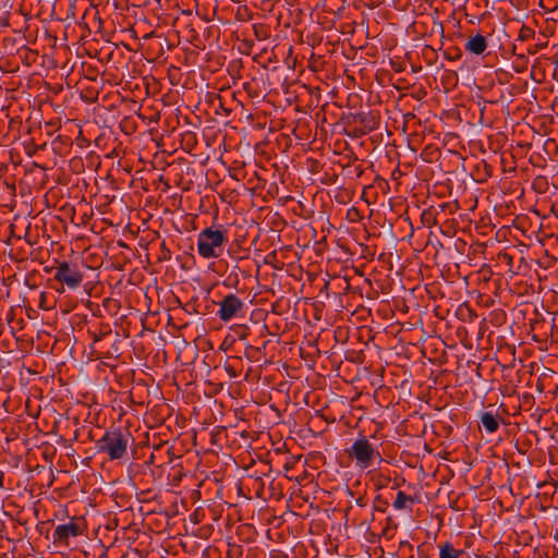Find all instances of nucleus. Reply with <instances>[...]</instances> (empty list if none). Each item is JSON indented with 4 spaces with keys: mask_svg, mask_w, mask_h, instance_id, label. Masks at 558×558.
<instances>
[{
    "mask_svg": "<svg viewBox=\"0 0 558 558\" xmlns=\"http://www.w3.org/2000/svg\"><path fill=\"white\" fill-rule=\"evenodd\" d=\"M35 123L32 121L29 116L25 122L22 123V133L20 135L21 142L14 148L15 154L19 158V163L24 168V177L20 181V189L22 193L32 194V182H33V168L35 167V141L32 136V130Z\"/></svg>",
    "mask_w": 558,
    "mask_h": 558,
    "instance_id": "1",
    "label": "nucleus"
},
{
    "mask_svg": "<svg viewBox=\"0 0 558 558\" xmlns=\"http://www.w3.org/2000/svg\"><path fill=\"white\" fill-rule=\"evenodd\" d=\"M348 454L355 462V468L360 470L371 469L380 465L384 459L378 449L371 441L362 436L353 441L348 449Z\"/></svg>",
    "mask_w": 558,
    "mask_h": 558,
    "instance_id": "2",
    "label": "nucleus"
},
{
    "mask_svg": "<svg viewBox=\"0 0 558 558\" xmlns=\"http://www.w3.org/2000/svg\"><path fill=\"white\" fill-rule=\"evenodd\" d=\"M226 242L227 238L222 231L206 228L197 235V252L203 258H218Z\"/></svg>",
    "mask_w": 558,
    "mask_h": 558,
    "instance_id": "3",
    "label": "nucleus"
},
{
    "mask_svg": "<svg viewBox=\"0 0 558 558\" xmlns=\"http://www.w3.org/2000/svg\"><path fill=\"white\" fill-rule=\"evenodd\" d=\"M128 446L129 435L118 429L107 432L98 441L99 450L106 452L112 460L121 459Z\"/></svg>",
    "mask_w": 558,
    "mask_h": 558,
    "instance_id": "4",
    "label": "nucleus"
},
{
    "mask_svg": "<svg viewBox=\"0 0 558 558\" xmlns=\"http://www.w3.org/2000/svg\"><path fill=\"white\" fill-rule=\"evenodd\" d=\"M244 310V303L235 294L226 295L219 303L218 316L222 322H229L240 317Z\"/></svg>",
    "mask_w": 558,
    "mask_h": 558,
    "instance_id": "5",
    "label": "nucleus"
},
{
    "mask_svg": "<svg viewBox=\"0 0 558 558\" xmlns=\"http://www.w3.org/2000/svg\"><path fill=\"white\" fill-rule=\"evenodd\" d=\"M54 277L71 289L77 288L83 280L80 271L68 264L59 265L56 269Z\"/></svg>",
    "mask_w": 558,
    "mask_h": 558,
    "instance_id": "6",
    "label": "nucleus"
},
{
    "mask_svg": "<svg viewBox=\"0 0 558 558\" xmlns=\"http://www.w3.org/2000/svg\"><path fill=\"white\" fill-rule=\"evenodd\" d=\"M81 530L77 524L68 523L58 525L54 531V536L59 542H66L70 537L77 536Z\"/></svg>",
    "mask_w": 558,
    "mask_h": 558,
    "instance_id": "7",
    "label": "nucleus"
},
{
    "mask_svg": "<svg viewBox=\"0 0 558 558\" xmlns=\"http://www.w3.org/2000/svg\"><path fill=\"white\" fill-rule=\"evenodd\" d=\"M486 39L481 34L471 37L465 44V49L474 54H482L486 50Z\"/></svg>",
    "mask_w": 558,
    "mask_h": 558,
    "instance_id": "8",
    "label": "nucleus"
},
{
    "mask_svg": "<svg viewBox=\"0 0 558 558\" xmlns=\"http://www.w3.org/2000/svg\"><path fill=\"white\" fill-rule=\"evenodd\" d=\"M15 339L20 351L25 353L23 355V359L25 360L33 350V338L26 333H23L21 336H15Z\"/></svg>",
    "mask_w": 558,
    "mask_h": 558,
    "instance_id": "9",
    "label": "nucleus"
},
{
    "mask_svg": "<svg viewBox=\"0 0 558 558\" xmlns=\"http://www.w3.org/2000/svg\"><path fill=\"white\" fill-rule=\"evenodd\" d=\"M33 365H35V363L27 364L25 361L22 363L20 371V381L23 386L29 385L33 380V376L35 375Z\"/></svg>",
    "mask_w": 558,
    "mask_h": 558,
    "instance_id": "10",
    "label": "nucleus"
},
{
    "mask_svg": "<svg viewBox=\"0 0 558 558\" xmlns=\"http://www.w3.org/2000/svg\"><path fill=\"white\" fill-rule=\"evenodd\" d=\"M481 423L487 433H494L498 429L499 422L495 415L489 412H485L481 417Z\"/></svg>",
    "mask_w": 558,
    "mask_h": 558,
    "instance_id": "11",
    "label": "nucleus"
},
{
    "mask_svg": "<svg viewBox=\"0 0 558 558\" xmlns=\"http://www.w3.org/2000/svg\"><path fill=\"white\" fill-rule=\"evenodd\" d=\"M460 555L461 551L454 549L449 543H446L439 549V558H459Z\"/></svg>",
    "mask_w": 558,
    "mask_h": 558,
    "instance_id": "12",
    "label": "nucleus"
},
{
    "mask_svg": "<svg viewBox=\"0 0 558 558\" xmlns=\"http://www.w3.org/2000/svg\"><path fill=\"white\" fill-rule=\"evenodd\" d=\"M31 235V222H28L27 227H26V231H25V245L26 247L24 248L23 246L21 247L24 252V255H23V259H27L28 255H33V243L32 241L28 239V236Z\"/></svg>",
    "mask_w": 558,
    "mask_h": 558,
    "instance_id": "13",
    "label": "nucleus"
},
{
    "mask_svg": "<svg viewBox=\"0 0 558 558\" xmlns=\"http://www.w3.org/2000/svg\"><path fill=\"white\" fill-rule=\"evenodd\" d=\"M410 500V497L405 495L403 492H398L397 497L393 501V507L397 510L404 509Z\"/></svg>",
    "mask_w": 558,
    "mask_h": 558,
    "instance_id": "14",
    "label": "nucleus"
},
{
    "mask_svg": "<svg viewBox=\"0 0 558 558\" xmlns=\"http://www.w3.org/2000/svg\"><path fill=\"white\" fill-rule=\"evenodd\" d=\"M25 408H26V411L28 412V415L32 417H35V414L32 411V398L29 395L26 398Z\"/></svg>",
    "mask_w": 558,
    "mask_h": 558,
    "instance_id": "15",
    "label": "nucleus"
},
{
    "mask_svg": "<svg viewBox=\"0 0 558 558\" xmlns=\"http://www.w3.org/2000/svg\"><path fill=\"white\" fill-rule=\"evenodd\" d=\"M29 444H31V439H29V438H26V439L24 440V445L27 447V450H28V452H27V458H26L27 463H29V462L32 461V458H33V456H34V454L31 452V451H32V448H29V447H28V446H29Z\"/></svg>",
    "mask_w": 558,
    "mask_h": 558,
    "instance_id": "16",
    "label": "nucleus"
},
{
    "mask_svg": "<svg viewBox=\"0 0 558 558\" xmlns=\"http://www.w3.org/2000/svg\"><path fill=\"white\" fill-rule=\"evenodd\" d=\"M33 274L34 271L29 272V275L26 277L25 279V283L31 288V289H34L35 288V283L32 282L33 281Z\"/></svg>",
    "mask_w": 558,
    "mask_h": 558,
    "instance_id": "17",
    "label": "nucleus"
},
{
    "mask_svg": "<svg viewBox=\"0 0 558 558\" xmlns=\"http://www.w3.org/2000/svg\"><path fill=\"white\" fill-rule=\"evenodd\" d=\"M25 313H26L27 318L31 322L34 318V316H33L34 310L32 307L27 306V307H25Z\"/></svg>",
    "mask_w": 558,
    "mask_h": 558,
    "instance_id": "18",
    "label": "nucleus"
},
{
    "mask_svg": "<svg viewBox=\"0 0 558 558\" xmlns=\"http://www.w3.org/2000/svg\"><path fill=\"white\" fill-rule=\"evenodd\" d=\"M20 13H21L22 15H25V16L27 15L26 13H24V12H23V9H22V8L20 9Z\"/></svg>",
    "mask_w": 558,
    "mask_h": 558,
    "instance_id": "19",
    "label": "nucleus"
},
{
    "mask_svg": "<svg viewBox=\"0 0 558 558\" xmlns=\"http://www.w3.org/2000/svg\"><path fill=\"white\" fill-rule=\"evenodd\" d=\"M539 5H541L542 8H544V9H546V8H545V5H544V2H543V1H539Z\"/></svg>",
    "mask_w": 558,
    "mask_h": 558,
    "instance_id": "20",
    "label": "nucleus"
},
{
    "mask_svg": "<svg viewBox=\"0 0 558 558\" xmlns=\"http://www.w3.org/2000/svg\"><path fill=\"white\" fill-rule=\"evenodd\" d=\"M26 60H28V57L26 56ZM27 65H31V61H27Z\"/></svg>",
    "mask_w": 558,
    "mask_h": 558,
    "instance_id": "21",
    "label": "nucleus"
}]
</instances>
